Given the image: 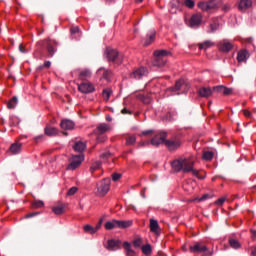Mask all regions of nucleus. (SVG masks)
Here are the masks:
<instances>
[{
  "label": "nucleus",
  "instance_id": "f257e3e1",
  "mask_svg": "<svg viewBox=\"0 0 256 256\" xmlns=\"http://www.w3.org/2000/svg\"><path fill=\"white\" fill-rule=\"evenodd\" d=\"M193 165V161L185 158H180L172 162V167L177 173L183 171V173H192V175L198 179H204V177L199 174V171L193 169Z\"/></svg>",
  "mask_w": 256,
  "mask_h": 256
},
{
  "label": "nucleus",
  "instance_id": "f03ea898",
  "mask_svg": "<svg viewBox=\"0 0 256 256\" xmlns=\"http://www.w3.org/2000/svg\"><path fill=\"white\" fill-rule=\"evenodd\" d=\"M169 55H171V52L167 50L154 51V60L152 65L154 67H165V64L167 63V57H169Z\"/></svg>",
  "mask_w": 256,
  "mask_h": 256
},
{
  "label": "nucleus",
  "instance_id": "7ed1b4c3",
  "mask_svg": "<svg viewBox=\"0 0 256 256\" xmlns=\"http://www.w3.org/2000/svg\"><path fill=\"white\" fill-rule=\"evenodd\" d=\"M38 47H46L47 56L53 57L55 53H57V47L59 46V42L52 39L41 40L37 43Z\"/></svg>",
  "mask_w": 256,
  "mask_h": 256
},
{
  "label": "nucleus",
  "instance_id": "20e7f679",
  "mask_svg": "<svg viewBox=\"0 0 256 256\" xmlns=\"http://www.w3.org/2000/svg\"><path fill=\"white\" fill-rule=\"evenodd\" d=\"M190 253H202V256H213V252L201 242H194L189 246Z\"/></svg>",
  "mask_w": 256,
  "mask_h": 256
},
{
  "label": "nucleus",
  "instance_id": "39448f33",
  "mask_svg": "<svg viewBox=\"0 0 256 256\" xmlns=\"http://www.w3.org/2000/svg\"><path fill=\"white\" fill-rule=\"evenodd\" d=\"M106 59L110 63H114L115 65H121L123 63V57L119 55V52L113 48H107L105 51Z\"/></svg>",
  "mask_w": 256,
  "mask_h": 256
},
{
  "label": "nucleus",
  "instance_id": "423d86ee",
  "mask_svg": "<svg viewBox=\"0 0 256 256\" xmlns=\"http://www.w3.org/2000/svg\"><path fill=\"white\" fill-rule=\"evenodd\" d=\"M109 189H111V179L109 178L103 179L97 185V191L100 197H105L109 193Z\"/></svg>",
  "mask_w": 256,
  "mask_h": 256
},
{
  "label": "nucleus",
  "instance_id": "0eeeda50",
  "mask_svg": "<svg viewBox=\"0 0 256 256\" xmlns=\"http://www.w3.org/2000/svg\"><path fill=\"white\" fill-rule=\"evenodd\" d=\"M165 139H167V132H160L154 135V137L150 140V144L153 147H159V145H163L165 143Z\"/></svg>",
  "mask_w": 256,
  "mask_h": 256
},
{
  "label": "nucleus",
  "instance_id": "6e6552de",
  "mask_svg": "<svg viewBox=\"0 0 256 256\" xmlns=\"http://www.w3.org/2000/svg\"><path fill=\"white\" fill-rule=\"evenodd\" d=\"M83 159L84 157L81 154L73 155L70 159V164L67 167L68 171H75V169H77V167L83 163Z\"/></svg>",
  "mask_w": 256,
  "mask_h": 256
},
{
  "label": "nucleus",
  "instance_id": "1a4fd4ad",
  "mask_svg": "<svg viewBox=\"0 0 256 256\" xmlns=\"http://www.w3.org/2000/svg\"><path fill=\"white\" fill-rule=\"evenodd\" d=\"M203 22V15L201 13H196L191 16L189 21L187 22L188 27L191 29H195V27H199Z\"/></svg>",
  "mask_w": 256,
  "mask_h": 256
},
{
  "label": "nucleus",
  "instance_id": "9d476101",
  "mask_svg": "<svg viewBox=\"0 0 256 256\" xmlns=\"http://www.w3.org/2000/svg\"><path fill=\"white\" fill-rule=\"evenodd\" d=\"M149 75V70L145 67H140L136 70H134L132 73H130V79H143V77H147Z\"/></svg>",
  "mask_w": 256,
  "mask_h": 256
},
{
  "label": "nucleus",
  "instance_id": "9b49d317",
  "mask_svg": "<svg viewBox=\"0 0 256 256\" xmlns=\"http://www.w3.org/2000/svg\"><path fill=\"white\" fill-rule=\"evenodd\" d=\"M168 91H170L172 95H181L185 93V83H183V80H178L174 87L168 88Z\"/></svg>",
  "mask_w": 256,
  "mask_h": 256
},
{
  "label": "nucleus",
  "instance_id": "f8f14e48",
  "mask_svg": "<svg viewBox=\"0 0 256 256\" xmlns=\"http://www.w3.org/2000/svg\"><path fill=\"white\" fill-rule=\"evenodd\" d=\"M164 145L167 147L169 151H177L181 147V141L176 138H172L169 140H166Z\"/></svg>",
  "mask_w": 256,
  "mask_h": 256
},
{
  "label": "nucleus",
  "instance_id": "ddd939ff",
  "mask_svg": "<svg viewBox=\"0 0 256 256\" xmlns=\"http://www.w3.org/2000/svg\"><path fill=\"white\" fill-rule=\"evenodd\" d=\"M78 91H80V93H84L87 95L95 91V86H93V84L90 82H82L78 85Z\"/></svg>",
  "mask_w": 256,
  "mask_h": 256
},
{
  "label": "nucleus",
  "instance_id": "4468645a",
  "mask_svg": "<svg viewBox=\"0 0 256 256\" xmlns=\"http://www.w3.org/2000/svg\"><path fill=\"white\" fill-rule=\"evenodd\" d=\"M198 7L202 11H211L212 9H217V3L213 0H209L208 2H199Z\"/></svg>",
  "mask_w": 256,
  "mask_h": 256
},
{
  "label": "nucleus",
  "instance_id": "2eb2a0df",
  "mask_svg": "<svg viewBox=\"0 0 256 256\" xmlns=\"http://www.w3.org/2000/svg\"><path fill=\"white\" fill-rule=\"evenodd\" d=\"M218 49L222 53H229L233 49V43L228 40H222L218 43Z\"/></svg>",
  "mask_w": 256,
  "mask_h": 256
},
{
  "label": "nucleus",
  "instance_id": "dca6fc26",
  "mask_svg": "<svg viewBox=\"0 0 256 256\" xmlns=\"http://www.w3.org/2000/svg\"><path fill=\"white\" fill-rule=\"evenodd\" d=\"M61 129H64L65 131H71L75 129V122L69 119H63L60 123Z\"/></svg>",
  "mask_w": 256,
  "mask_h": 256
},
{
  "label": "nucleus",
  "instance_id": "f3484780",
  "mask_svg": "<svg viewBox=\"0 0 256 256\" xmlns=\"http://www.w3.org/2000/svg\"><path fill=\"white\" fill-rule=\"evenodd\" d=\"M107 249L108 251H117V249H121V240H108Z\"/></svg>",
  "mask_w": 256,
  "mask_h": 256
},
{
  "label": "nucleus",
  "instance_id": "a211bd4d",
  "mask_svg": "<svg viewBox=\"0 0 256 256\" xmlns=\"http://www.w3.org/2000/svg\"><path fill=\"white\" fill-rule=\"evenodd\" d=\"M150 231L155 235H161V228L159 222L155 219H150Z\"/></svg>",
  "mask_w": 256,
  "mask_h": 256
},
{
  "label": "nucleus",
  "instance_id": "6ab92c4d",
  "mask_svg": "<svg viewBox=\"0 0 256 256\" xmlns=\"http://www.w3.org/2000/svg\"><path fill=\"white\" fill-rule=\"evenodd\" d=\"M111 129L109 125L102 123L97 126V128L93 131L94 135H103L104 133H107Z\"/></svg>",
  "mask_w": 256,
  "mask_h": 256
},
{
  "label": "nucleus",
  "instance_id": "aec40b11",
  "mask_svg": "<svg viewBox=\"0 0 256 256\" xmlns=\"http://www.w3.org/2000/svg\"><path fill=\"white\" fill-rule=\"evenodd\" d=\"M216 93H223V95H231L233 93V88H228L223 85L215 86L213 88Z\"/></svg>",
  "mask_w": 256,
  "mask_h": 256
},
{
  "label": "nucleus",
  "instance_id": "412c9836",
  "mask_svg": "<svg viewBox=\"0 0 256 256\" xmlns=\"http://www.w3.org/2000/svg\"><path fill=\"white\" fill-rule=\"evenodd\" d=\"M198 95L207 99L213 95V90L210 87H202L198 90Z\"/></svg>",
  "mask_w": 256,
  "mask_h": 256
},
{
  "label": "nucleus",
  "instance_id": "4be33fe9",
  "mask_svg": "<svg viewBox=\"0 0 256 256\" xmlns=\"http://www.w3.org/2000/svg\"><path fill=\"white\" fill-rule=\"evenodd\" d=\"M131 225H133L131 220H116V228L118 229H128Z\"/></svg>",
  "mask_w": 256,
  "mask_h": 256
},
{
  "label": "nucleus",
  "instance_id": "5701e85b",
  "mask_svg": "<svg viewBox=\"0 0 256 256\" xmlns=\"http://www.w3.org/2000/svg\"><path fill=\"white\" fill-rule=\"evenodd\" d=\"M92 75H93V73L91 72L90 69H84V70L80 71V73L78 75V79H80V81H87V79H91Z\"/></svg>",
  "mask_w": 256,
  "mask_h": 256
},
{
  "label": "nucleus",
  "instance_id": "b1692460",
  "mask_svg": "<svg viewBox=\"0 0 256 256\" xmlns=\"http://www.w3.org/2000/svg\"><path fill=\"white\" fill-rule=\"evenodd\" d=\"M21 147H23V144L21 143H13L10 148H9V153H11V155H19V153H21Z\"/></svg>",
  "mask_w": 256,
  "mask_h": 256
},
{
  "label": "nucleus",
  "instance_id": "393cba45",
  "mask_svg": "<svg viewBox=\"0 0 256 256\" xmlns=\"http://www.w3.org/2000/svg\"><path fill=\"white\" fill-rule=\"evenodd\" d=\"M252 5L253 2H251V0H240L238 4V9L240 11H247V9H249V7H251Z\"/></svg>",
  "mask_w": 256,
  "mask_h": 256
},
{
  "label": "nucleus",
  "instance_id": "a878e982",
  "mask_svg": "<svg viewBox=\"0 0 256 256\" xmlns=\"http://www.w3.org/2000/svg\"><path fill=\"white\" fill-rule=\"evenodd\" d=\"M73 149L74 151H76V153H83V151L87 149V144L82 141L75 142V144L73 145Z\"/></svg>",
  "mask_w": 256,
  "mask_h": 256
},
{
  "label": "nucleus",
  "instance_id": "bb28decb",
  "mask_svg": "<svg viewBox=\"0 0 256 256\" xmlns=\"http://www.w3.org/2000/svg\"><path fill=\"white\" fill-rule=\"evenodd\" d=\"M44 133L45 135H47V137H55V135H58L59 130L55 127L46 126L44 129Z\"/></svg>",
  "mask_w": 256,
  "mask_h": 256
},
{
  "label": "nucleus",
  "instance_id": "cd10ccee",
  "mask_svg": "<svg viewBox=\"0 0 256 256\" xmlns=\"http://www.w3.org/2000/svg\"><path fill=\"white\" fill-rule=\"evenodd\" d=\"M219 30V18H213L212 22L210 23V30L208 33H215V31Z\"/></svg>",
  "mask_w": 256,
  "mask_h": 256
},
{
  "label": "nucleus",
  "instance_id": "c85d7f7f",
  "mask_svg": "<svg viewBox=\"0 0 256 256\" xmlns=\"http://www.w3.org/2000/svg\"><path fill=\"white\" fill-rule=\"evenodd\" d=\"M247 57H249V52L247 50H241L238 52L237 61L238 63H243L247 61Z\"/></svg>",
  "mask_w": 256,
  "mask_h": 256
},
{
  "label": "nucleus",
  "instance_id": "c756f323",
  "mask_svg": "<svg viewBox=\"0 0 256 256\" xmlns=\"http://www.w3.org/2000/svg\"><path fill=\"white\" fill-rule=\"evenodd\" d=\"M123 248L125 249L126 256H135V250L131 248V243L124 242Z\"/></svg>",
  "mask_w": 256,
  "mask_h": 256
},
{
  "label": "nucleus",
  "instance_id": "7c9ffc66",
  "mask_svg": "<svg viewBox=\"0 0 256 256\" xmlns=\"http://www.w3.org/2000/svg\"><path fill=\"white\" fill-rule=\"evenodd\" d=\"M155 35L156 32L155 30H151L148 34H147V39L144 43L145 47L151 45V43H153V41H155Z\"/></svg>",
  "mask_w": 256,
  "mask_h": 256
},
{
  "label": "nucleus",
  "instance_id": "2f4dec72",
  "mask_svg": "<svg viewBox=\"0 0 256 256\" xmlns=\"http://www.w3.org/2000/svg\"><path fill=\"white\" fill-rule=\"evenodd\" d=\"M52 211L55 215H63V213H65V204L52 207Z\"/></svg>",
  "mask_w": 256,
  "mask_h": 256
},
{
  "label": "nucleus",
  "instance_id": "473e14b6",
  "mask_svg": "<svg viewBox=\"0 0 256 256\" xmlns=\"http://www.w3.org/2000/svg\"><path fill=\"white\" fill-rule=\"evenodd\" d=\"M117 228V220L108 221L105 223V229L111 231V229Z\"/></svg>",
  "mask_w": 256,
  "mask_h": 256
},
{
  "label": "nucleus",
  "instance_id": "72a5a7b5",
  "mask_svg": "<svg viewBox=\"0 0 256 256\" xmlns=\"http://www.w3.org/2000/svg\"><path fill=\"white\" fill-rule=\"evenodd\" d=\"M213 42L207 40L204 41L203 43L198 44L199 49H204V51H206V49H209V47H213Z\"/></svg>",
  "mask_w": 256,
  "mask_h": 256
},
{
  "label": "nucleus",
  "instance_id": "f704fd0d",
  "mask_svg": "<svg viewBox=\"0 0 256 256\" xmlns=\"http://www.w3.org/2000/svg\"><path fill=\"white\" fill-rule=\"evenodd\" d=\"M17 102V96H13L7 104L8 109H15V107H17Z\"/></svg>",
  "mask_w": 256,
  "mask_h": 256
},
{
  "label": "nucleus",
  "instance_id": "c9c22d12",
  "mask_svg": "<svg viewBox=\"0 0 256 256\" xmlns=\"http://www.w3.org/2000/svg\"><path fill=\"white\" fill-rule=\"evenodd\" d=\"M142 253H144L145 255H151V253H153L151 244H146V245L142 246Z\"/></svg>",
  "mask_w": 256,
  "mask_h": 256
},
{
  "label": "nucleus",
  "instance_id": "e433bc0d",
  "mask_svg": "<svg viewBox=\"0 0 256 256\" xmlns=\"http://www.w3.org/2000/svg\"><path fill=\"white\" fill-rule=\"evenodd\" d=\"M136 142H137V137H135V136L126 137V145L127 146L135 145Z\"/></svg>",
  "mask_w": 256,
  "mask_h": 256
},
{
  "label": "nucleus",
  "instance_id": "4c0bfd02",
  "mask_svg": "<svg viewBox=\"0 0 256 256\" xmlns=\"http://www.w3.org/2000/svg\"><path fill=\"white\" fill-rule=\"evenodd\" d=\"M229 245L232 247V249H239V247H241V244L236 239H230Z\"/></svg>",
  "mask_w": 256,
  "mask_h": 256
},
{
  "label": "nucleus",
  "instance_id": "58836bf2",
  "mask_svg": "<svg viewBox=\"0 0 256 256\" xmlns=\"http://www.w3.org/2000/svg\"><path fill=\"white\" fill-rule=\"evenodd\" d=\"M111 93H113V91L109 88L103 90L102 96L104 97L105 101H109V98L111 97Z\"/></svg>",
  "mask_w": 256,
  "mask_h": 256
},
{
  "label": "nucleus",
  "instance_id": "ea45409f",
  "mask_svg": "<svg viewBox=\"0 0 256 256\" xmlns=\"http://www.w3.org/2000/svg\"><path fill=\"white\" fill-rule=\"evenodd\" d=\"M213 155L214 153L211 151H206L203 153V159L204 161H211V159H213Z\"/></svg>",
  "mask_w": 256,
  "mask_h": 256
},
{
  "label": "nucleus",
  "instance_id": "a19ab883",
  "mask_svg": "<svg viewBox=\"0 0 256 256\" xmlns=\"http://www.w3.org/2000/svg\"><path fill=\"white\" fill-rule=\"evenodd\" d=\"M97 169H101L100 161L94 162L90 168V171H91V173H95V171H97Z\"/></svg>",
  "mask_w": 256,
  "mask_h": 256
},
{
  "label": "nucleus",
  "instance_id": "79ce46f5",
  "mask_svg": "<svg viewBox=\"0 0 256 256\" xmlns=\"http://www.w3.org/2000/svg\"><path fill=\"white\" fill-rule=\"evenodd\" d=\"M84 231L85 233H91V235L97 233V230H95V228L91 225L84 226Z\"/></svg>",
  "mask_w": 256,
  "mask_h": 256
},
{
  "label": "nucleus",
  "instance_id": "37998d69",
  "mask_svg": "<svg viewBox=\"0 0 256 256\" xmlns=\"http://www.w3.org/2000/svg\"><path fill=\"white\" fill-rule=\"evenodd\" d=\"M44 205L45 204L43 203V201L38 200L32 203V209H41V207H43Z\"/></svg>",
  "mask_w": 256,
  "mask_h": 256
},
{
  "label": "nucleus",
  "instance_id": "c03bdc74",
  "mask_svg": "<svg viewBox=\"0 0 256 256\" xmlns=\"http://www.w3.org/2000/svg\"><path fill=\"white\" fill-rule=\"evenodd\" d=\"M96 135H97V138H96L97 143H105L107 141V136L103 134H96Z\"/></svg>",
  "mask_w": 256,
  "mask_h": 256
},
{
  "label": "nucleus",
  "instance_id": "a18cd8bd",
  "mask_svg": "<svg viewBox=\"0 0 256 256\" xmlns=\"http://www.w3.org/2000/svg\"><path fill=\"white\" fill-rule=\"evenodd\" d=\"M184 5L188 7V9H193L195 7V1L193 0H185Z\"/></svg>",
  "mask_w": 256,
  "mask_h": 256
},
{
  "label": "nucleus",
  "instance_id": "49530a36",
  "mask_svg": "<svg viewBox=\"0 0 256 256\" xmlns=\"http://www.w3.org/2000/svg\"><path fill=\"white\" fill-rule=\"evenodd\" d=\"M111 75H113V72H111L110 70H104L103 79H106V81H109V79H111Z\"/></svg>",
  "mask_w": 256,
  "mask_h": 256
},
{
  "label": "nucleus",
  "instance_id": "de8ad7c7",
  "mask_svg": "<svg viewBox=\"0 0 256 256\" xmlns=\"http://www.w3.org/2000/svg\"><path fill=\"white\" fill-rule=\"evenodd\" d=\"M140 100L143 101L146 105H149V103H151V97L149 96L141 95Z\"/></svg>",
  "mask_w": 256,
  "mask_h": 256
},
{
  "label": "nucleus",
  "instance_id": "09e8293b",
  "mask_svg": "<svg viewBox=\"0 0 256 256\" xmlns=\"http://www.w3.org/2000/svg\"><path fill=\"white\" fill-rule=\"evenodd\" d=\"M141 245H143V239L141 238H136L134 241H133V246L134 247H141Z\"/></svg>",
  "mask_w": 256,
  "mask_h": 256
},
{
  "label": "nucleus",
  "instance_id": "8fccbe9b",
  "mask_svg": "<svg viewBox=\"0 0 256 256\" xmlns=\"http://www.w3.org/2000/svg\"><path fill=\"white\" fill-rule=\"evenodd\" d=\"M175 114L171 113V112H168L164 117H163V120L164 121H173V117H174Z\"/></svg>",
  "mask_w": 256,
  "mask_h": 256
},
{
  "label": "nucleus",
  "instance_id": "3c124183",
  "mask_svg": "<svg viewBox=\"0 0 256 256\" xmlns=\"http://www.w3.org/2000/svg\"><path fill=\"white\" fill-rule=\"evenodd\" d=\"M77 191H78V188L74 186V187H72V188H70V189L68 190L67 195H68L69 197H71V196L75 195V193H77Z\"/></svg>",
  "mask_w": 256,
  "mask_h": 256
},
{
  "label": "nucleus",
  "instance_id": "603ef678",
  "mask_svg": "<svg viewBox=\"0 0 256 256\" xmlns=\"http://www.w3.org/2000/svg\"><path fill=\"white\" fill-rule=\"evenodd\" d=\"M155 133L154 130H146V131H142V133L140 134V137H142V135H144L145 137L149 136V135H153Z\"/></svg>",
  "mask_w": 256,
  "mask_h": 256
},
{
  "label": "nucleus",
  "instance_id": "864d4df0",
  "mask_svg": "<svg viewBox=\"0 0 256 256\" xmlns=\"http://www.w3.org/2000/svg\"><path fill=\"white\" fill-rule=\"evenodd\" d=\"M44 139H45V135H43V134L34 137L35 143H39L40 141H43Z\"/></svg>",
  "mask_w": 256,
  "mask_h": 256
},
{
  "label": "nucleus",
  "instance_id": "5fc2aeb1",
  "mask_svg": "<svg viewBox=\"0 0 256 256\" xmlns=\"http://www.w3.org/2000/svg\"><path fill=\"white\" fill-rule=\"evenodd\" d=\"M111 157V152H104L100 155V159H109Z\"/></svg>",
  "mask_w": 256,
  "mask_h": 256
},
{
  "label": "nucleus",
  "instance_id": "6e6d98bb",
  "mask_svg": "<svg viewBox=\"0 0 256 256\" xmlns=\"http://www.w3.org/2000/svg\"><path fill=\"white\" fill-rule=\"evenodd\" d=\"M120 179H121V174H119V173L112 174V180L113 181H118Z\"/></svg>",
  "mask_w": 256,
  "mask_h": 256
},
{
  "label": "nucleus",
  "instance_id": "4d7b16f0",
  "mask_svg": "<svg viewBox=\"0 0 256 256\" xmlns=\"http://www.w3.org/2000/svg\"><path fill=\"white\" fill-rule=\"evenodd\" d=\"M78 31H79V27H77V26H73V27L70 29L71 35H75Z\"/></svg>",
  "mask_w": 256,
  "mask_h": 256
},
{
  "label": "nucleus",
  "instance_id": "13d9d810",
  "mask_svg": "<svg viewBox=\"0 0 256 256\" xmlns=\"http://www.w3.org/2000/svg\"><path fill=\"white\" fill-rule=\"evenodd\" d=\"M19 51L20 53H27V49H25V46H23V44L19 45Z\"/></svg>",
  "mask_w": 256,
  "mask_h": 256
},
{
  "label": "nucleus",
  "instance_id": "bf43d9fd",
  "mask_svg": "<svg viewBox=\"0 0 256 256\" xmlns=\"http://www.w3.org/2000/svg\"><path fill=\"white\" fill-rule=\"evenodd\" d=\"M122 115H131V111H129L127 108H124L121 110Z\"/></svg>",
  "mask_w": 256,
  "mask_h": 256
},
{
  "label": "nucleus",
  "instance_id": "052dcab7",
  "mask_svg": "<svg viewBox=\"0 0 256 256\" xmlns=\"http://www.w3.org/2000/svg\"><path fill=\"white\" fill-rule=\"evenodd\" d=\"M223 203H225V198H220L216 200V205H223Z\"/></svg>",
  "mask_w": 256,
  "mask_h": 256
},
{
  "label": "nucleus",
  "instance_id": "680f3d73",
  "mask_svg": "<svg viewBox=\"0 0 256 256\" xmlns=\"http://www.w3.org/2000/svg\"><path fill=\"white\" fill-rule=\"evenodd\" d=\"M244 117H251V112L249 110H242Z\"/></svg>",
  "mask_w": 256,
  "mask_h": 256
},
{
  "label": "nucleus",
  "instance_id": "e2e57ef3",
  "mask_svg": "<svg viewBox=\"0 0 256 256\" xmlns=\"http://www.w3.org/2000/svg\"><path fill=\"white\" fill-rule=\"evenodd\" d=\"M44 67H46V69H49V67H51V61H45Z\"/></svg>",
  "mask_w": 256,
  "mask_h": 256
},
{
  "label": "nucleus",
  "instance_id": "0e129e2a",
  "mask_svg": "<svg viewBox=\"0 0 256 256\" xmlns=\"http://www.w3.org/2000/svg\"><path fill=\"white\" fill-rule=\"evenodd\" d=\"M35 215H38V213H29L26 215V219H30V217H35Z\"/></svg>",
  "mask_w": 256,
  "mask_h": 256
},
{
  "label": "nucleus",
  "instance_id": "69168bd1",
  "mask_svg": "<svg viewBox=\"0 0 256 256\" xmlns=\"http://www.w3.org/2000/svg\"><path fill=\"white\" fill-rule=\"evenodd\" d=\"M205 199H209V194H205L200 198V201H205Z\"/></svg>",
  "mask_w": 256,
  "mask_h": 256
},
{
  "label": "nucleus",
  "instance_id": "338daca9",
  "mask_svg": "<svg viewBox=\"0 0 256 256\" xmlns=\"http://www.w3.org/2000/svg\"><path fill=\"white\" fill-rule=\"evenodd\" d=\"M151 142H141L139 145L140 147H145L146 145H149Z\"/></svg>",
  "mask_w": 256,
  "mask_h": 256
},
{
  "label": "nucleus",
  "instance_id": "774afa93",
  "mask_svg": "<svg viewBox=\"0 0 256 256\" xmlns=\"http://www.w3.org/2000/svg\"><path fill=\"white\" fill-rule=\"evenodd\" d=\"M252 239H256V231L251 230Z\"/></svg>",
  "mask_w": 256,
  "mask_h": 256
}]
</instances>
